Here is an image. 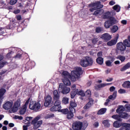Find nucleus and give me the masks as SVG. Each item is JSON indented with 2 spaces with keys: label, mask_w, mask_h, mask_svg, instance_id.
<instances>
[{
  "label": "nucleus",
  "mask_w": 130,
  "mask_h": 130,
  "mask_svg": "<svg viewBox=\"0 0 130 130\" xmlns=\"http://www.w3.org/2000/svg\"><path fill=\"white\" fill-rule=\"evenodd\" d=\"M83 71L82 68L80 67H76L75 69L71 72V75L67 71H64L62 73V81L64 85L70 86L71 85V81L69 79H70L73 82H75L76 79L81 78V75Z\"/></svg>",
  "instance_id": "f257e3e1"
},
{
  "label": "nucleus",
  "mask_w": 130,
  "mask_h": 130,
  "mask_svg": "<svg viewBox=\"0 0 130 130\" xmlns=\"http://www.w3.org/2000/svg\"><path fill=\"white\" fill-rule=\"evenodd\" d=\"M55 101L54 105L52 108H50V110L51 111H61L63 112L64 114H68L69 112V109H65L61 110V103L59 100H54Z\"/></svg>",
  "instance_id": "f03ea898"
},
{
  "label": "nucleus",
  "mask_w": 130,
  "mask_h": 130,
  "mask_svg": "<svg viewBox=\"0 0 130 130\" xmlns=\"http://www.w3.org/2000/svg\"><path fill=\"white\" fill-rule=\"evenodd\" d=\"M29 99V108L30 110H34V111H39V109L41 108V104L39 103V102H36V101H32L31 99Z\"/></svg>",
  "instance_id": "7ed1b4c3"
},
{
  "label": "nucleus",
  "mask_w": 130,
  "mask_h": 130,
  "mask_svg": "<svg viewBox=\"0 0 130 130\" xmlns=\"http://www.w3.org/2000/svg\"><path fill=\"white\" fill-rule=\"evenodd\" d=\"M117 23V20L114 18L113 17H110L109 18V20L106 21L104 23V26L105 28L108 29L110 28L111 26L114 25V24H116Z\"/></svg>",
  "instance_id": "20e7f679"
},
{
  "label": "nucleus",
  "mask_w": 130,
  "mask_h": 130,
  "mask_svg": "<svg viewBox=\"0 0 130 130\" xmlns=\"http://www.w3.org/2000/svg\"><path fill=\"white\" fill-rule=\"evenodd\" d=\"M101 3L99 1H98L94 3H91L89 5V8H91L89 11L90 12H94L95 10H97L98 9H101V8H103V6L101 4Z\"/></svg>",
  "instance_id": "39448f33"
},
{
  "label": "nucleus",
  "mask_w": 130,
  "mask_h": 130,
  "mask_svg": "<svg viewBox=\"0 0 130 130\" xmlns=\"http://www.w3.org/2000/svg\"><path fill=\"white\" fill-rule=\"evenodd\" d=\"M40 116H37L31 122V124L34 125V128L37 129L39 127H40L41 124H42V121H39L40 118Z\"/></svg>",
  "instance_id": "423d86ee"
},
{
  "label": "nucleus",
  "mask_w": 130,
  "mask_h": 130,
  "mask_svg": "<svg viewBox=\"0 0 130 130\" xmlns=\"http://www.w3.org/2000/svg\"><path fill=\"white\" fill-rule=\"evenodd\" d=\"M58 91L62 94H68L71 91V89L67 86H64L62 84H60L59 85Z\"/></svg>",
  "instance_id": "0eeeda50"
},
{
  "label": "nucleus",
  "mask_w": 130,
  "mask_h": 130,
  "mask_svg": "<svg viewBox=\"0 0 130 130\" xmlns=\"http://www.w3.org/2000/svg\"><path fill=\"white\" fill-rule=\"evenodd\" d=\"M73 129L74 130H81L83 127V122L81 121L75 122L73 124Z\"/></svg>",
  "instance_id": "6e6552de"
},
{
  "label": "nucleus",
  "mask_w": 130,
  "mask_h": 130,
  "mask_svg": "<svg viewBox=\"0 0 130 130\" xmlns=\"http://www.w3.org/2000/svg\"><path fill=\"white\" fill-rule=\"evenodd\" d=\"M118 38H119V35L117 34L114 39L112 40L107 43V45L108 46H113V45H115V44L117 43V40H118Z\"/></svg>",
  "instance_id": "1a4fd4ad"
},
{
  "label": "nucleus",
  "mask_w": 130,
  "mask_h": 130,
  "mask_svg": "<svg viewBox=\"0 0 130 130\" xmlns=\"http://www.w3.org/2000/svg\"><path fill=\"white\" fill-rule=\"evenodd\" d=\"M29 102L30 99H28L26 101L25 105L23 106L22 108L20 110L19 112L20 114H25V112H26V110H27V106H28Z\"/></svg>",
  "instance_id": "9d476101"
},
{
  "label": "nucleus",
  "mask_w": 130,
  "mask_h": 130,
  "mask_svg": "<svg viewBox=\"0 0 130 130\" xmlns=\"http://www.w3.org/2000/svg\"><path fill=\"white\" fill-rule=\"evenodd\" d=\"M117 49L120 50V51H124L126 49V47L124 43L119 42L117 44Z\"/></svg>",
  "instance_id": "9b49d317"
},
{
  "label": "nucleus",
  "mask_w": 130,
  "mask_h": 130,
  "mask_svg": "<svg viewBox=\"0 0 130 130\" xmlns=\"http://www.w3.org/2000/svg\"><path fill=\"white\" fill-rule=\"evenodd\" d=\"M13 106V103L10 102H7L3 105V108L5 110H10Z\"/></svg>",
  "instance_id": "f8f14e48"
},
{
  "label": "nucleus",
  "mask_w": 130,
  "mask_h": 130,
  "mask_svg": "<svg viewBox=\"0 0 130 130\" xmlns=\"http://www.w3.org/2000/svg\"><path fill=\"white\" fill-rule=\"evenodd\" d=\"M51 101H52V98L50 95H47L45 98V101L44 103V105L45 107H48L49 105H50L51 103Z\"/></svg>",
  "instance_id": "ddd939ff"
},
{
  "label": "nucleus",
  "mask_w": 130,
  "mask_h": 130,
  "mask_svg": "<svg viewBox=\"0 0 130 130\" xmlns=\"http://www.w3.org/2000/svg\"><path fill=\"white\" fill-rule=\"evenodd\" d=\"M72 90H73V91L71 92V98L73 99L75 98L76 95L78 94V89H76V85H73L72 86Z\"/></svg>",
  "instance_id": "4468645a"
},
{
  "label": "nucleus",
  "mask_w": 130,
  "mask_h": 130,
  "mask_svg": "<svg viewBox=\"0 0 130 130\" xmlns=\"http://www.w3.org/2000/svg\"><path fill=\"white\" fill-rule=\"evenodd\" d=\"M101 38H102V39H103L105 41H108L109 40H110V39H111V36H110V35H109V34L108 33H106L102 35Z\"/></svg>",
  "instance_id": "2eb2a0df"
},
{
  "label": "nucleus",
  "mask_w": 130,
  "mask_h": 130,
  "mask_svg": "<svg viewBox=\"0 0 130 130\" xmlns=\"http://www.w3.org/2000/svg\"><path fill=\"white\" fill-rule=\"evenodd\" d=\"M122 127L120 128V130H130V124L129 123H122Z\"/></svg>",
  "instance_id": "dca6fc26"
},
{
  "label": "nucleus",
  "mask_w": 130,
  "mask_h": 130,
  "mask_svg": "<svg viewBox=\"0 0 130 130\" xmlns=\"http://www.w3.org/2000/svg\"><path fill=\"white\" fill-rule=\"evenodd\" d=\"M70 106L71 107L69 108L70 111H74V112H76V109H74V108L77 106L76 102H75V101H71L70 102Z\"/></svg>",
  "instance_id": "f3484780"
},
{
  "label": "nucleus",
  "mask_w": 130,
  "mask_h": 130,
  "mask_svg": "<svg viewBox=\"0 0 130 130\" xmlns=\"http://www.w3.org/2000/svg\"><path fill=\"white\" fill-rule=\"evenodd\" d=\"M7 90L5 88H1L0 89V105L3 103V99L2 98L5 95Z\"/></svg>",
  "instance_id": "a211bd4d"
},
{
  "label": "nucleus",
  "mask_w": 130,
  "mask_h": 130,
  "mask_svg": "<svg viewBox=\"0 0 130 130\" xmlns=\"http://www.w3.org/2000/svg\"><path fill=\"white\" fill-rule=\"evenodd\" d=\"M93 102L94 101L92 99H89L88 103L84 107V109H89V108H90V107L93 105Z\"/></svg>",
  "instance_id": "6ab92c4d"
},
{
  "label": "nucleus",
  "mask_w": 130,
  "mask_h": 130,
  "mask_svg": "<svg viewBox=\"0 0 130 130\" xmlns=\"http://www.w3.org/2000/svg\"><path fill=\"white\" fill-rule=\"evenodd\" d=\"M4 59V56L3 55H0V69H3L5 67V64H7L8 62L6 61H2Z\"/></svg>",
  "instance_id": "aec40b11"
},
{
  "label": "nucleus",
  "mask_w": 130,
  "mask_h": 130,
  "mask_svg": "<svg viewBox=\"0 0 130 130\" xmlns=\"http://www.w3.org/2000/svg\"><path fill=\"white\" fill-rule=\"evenodd\" d=\"M85 58V60H86V62L87 63L88 67L93 64V59H92V58L89 56H86Z\"/></svg>",
  "instance_id": "412c9836"
},
{
  "label": "nucleus",
  "mask_w": 130,
  "mask_h": 130,
  "mask_svg": "<svg viewBox=\"0 0 130 130\" xmlns=\"http://www.w3.org/2000/svg\"><path fill=\"white\" fill-rule=\"evenodd\" d=\"M80 65L81 67L83 68H87V67H89L88 63H87V61L86 60L85 58L82 59L80 61Z\"/></svg>",
  "instance_id": "4be33fe9"
},
{
  "label": "nucleus",
  "mask_w": 130,
  "mask_h": 130,
  "mask_svg": "<svg viewBox=\"0 0 130 130\" xmlns=\"http://www.w3.org/2000/svg\"><path fill=\"white\" fill-rule=\"evenodd\" d=\"M59 93L57 90H55L53 91V99L54 100H59Z\"/></svg>",
  "instance_id": "5701e85b"
},
{
  "label": "nucleus",
  "mask_w": 130,
  "mask_h": 130,
  "mask_svg": "<svg viewBox=\"0 0 130 130\" xmlns=\"http://www.w3.org/2000/svg\"><path fill=\"white\" fill-rule=\"evenodd\" d=\"M103 13H104V10L101 9V10H98L95 11L94 13H93V15L94 16H101V15H102V14H103Z\"/></svg>",
  "instance_id": "b1692460"
},
{
  "label": "nucleus",
  "mask_w": 130,
  "mask_h": 130,
  "mask_svg": "<svg viewBox=\"0 0 130 130\" xmlns=\"http://www.w3.org/2000/svg\"><path fill=\"white\" fill-rule=\"evenodd\" d=\"M129 68H130V62H128L120 69V71L124 72V71H126V70H128Z\"/></svg>",
  "instance_id": "393cba45"
},
{
  "label": "nucleus",
  "mask_w": 130,
  "mask_h": 130,
  "mask_svg": "<svg viewBox=\"0 0 130 130\" xmlns=\"http://www.w3.org/2000/svg\"><path fill=\"white\" fill-rule=\"evenodd\" d=\"M108 85H109V83H102L101 84H99L95 87V90H99L101 89V88H103L106 86H108Z\"/></svg>",
  "instance_id": "a878e982"
},
{
  "label": "nucleus",
  "mask_w": 130,
  "mask_h": 130,
  "mask_svg": "<svg viewBox=\"0 0 130 130\" xmlns=\"http://www.w3.org/2000/svg\"><path fill=\"white\" fill-rule=\"evenodd\" d=\"M109 120H105L103 121L102 123L104 124L105 127H110V123Z\"/></svg>",
  "instance_id": "bb28decb"
},
{
  "label": "nucleus",
  "mask_w": 130,
  "mask_h": 130,
  "mask_svg": "<svg viewBox=\"0 0 130 130\" xmlns=\"http://www.w3.org/2000/svg\"><path fill=\"white\" fill-rule=\"evenodd\" d=\"M124 111V107L123 106H120L118 108V109L116 110L117 113H119V114H120L121 113H122Z\"/></svg>",
  "instance_id": "cd10ccee"
},
{
  "label": "nucleus",
  "mask_w": 130,
  "mask_h": 130,
  "mask_svg": "<svg viewBox=\"0 0 130 130\" xmlns=\"http://www.w3.org/2000/svg\"><path fill=\"white\" fill-rule=\"evenodd\" d=\"M113 125L114 127L118 128V127H120V126H121V124L120 123V122L118 121H115L113 124Z\"/></svg>",
  "instance_id": "c85d7f7f"
},
{
  "label": "nucleus",
  "mask_w": 130,
  "mask_h": 130,
  "mask_svg": "<svg viewBox=\"0 0 130 130\" xmlns=\"http://www.w3.org/2000/svg\"><path fill=\"white\" fill-rule=\"evenodd\" d=\"M107 110V109L105 108H102L100 110L98 111V114L99 115H102V114H104V113H105V112H106Z\"/></svg>",
  "instance_id": "c756f323"
},
{
  "label": "nucleus",
  "mask_w": 130,
  "mask_h": 130,
  "mask_svg": "<svg viewBox=\"0 0 130 130\" xmlns=\"http://www.w3.org/2000/svg\"><path fill=\"white\" fill-rule=\"evenodd\" d=\"M120 116L121 118H128L129 115L126 113H121Z\"/></svg>",
  "instance_id": "7c9ffc66"
},
{
  "label": "nucleus",
  "mask_w": 130,
  "mask_h": 130,
  "mask_svg": "<svg viewBox=\"0 0 130 130\" xmlns=\"http://www.w3.org/2000/svg\"><path fill=\"white\" fill-rule=\"evenodd\" d=\"M112 118L118 120L119 121H121L122 120L120 117V115H114L112 116Z\"/></svg>",
  "instance_id": "2f4dec72"
},
{
  "label": "nucleus",
  "mask_w": 130,
  "mask_h": 130,
  "mask_svg": "<svg viewBox=\"0 0 130 130\" xmlns=\"http://www.w3.org/2000/svg\"><path fill=\"white\" fill-rule=\"evenodd\" d=\"M114 61V58H112L111 60H108L106 61V64L107 67H111V63Z\"/></svg>",
  "instance_id": "473e14b6"
},
{
  "label": "nucleus",
  "mask_w": 130,
  "mask_h": 130,
  "mask_svg": "<svg viewBox=\"0 0 130 130\" xmlns=\"http://www.w3.org/2000/svg\"><path fill=\"white\" fill-rule=\"evenodd\" d=\"M104 59L103 58L101 57H99L97 59H96V62L97 63H99V64H102L104 62Z\"/></svg>",
  "instance_id": "72a5a7b5"
},
{
  "label": "nucleus",
  "mask_w": 130,
  "mask_h": 130,
  "mask_svg": "<svg viewBox=\"0 0 130 130\" xmlns=\"http://www.w3.org/2000/svg\"><path fill=\"white\" fill-rule=\"evenodd\" d=\"M113 9H114V11H116L117 13H118V12H120V6L118 5H116L113 7Z\"/></svg>",
  "instance_id": "f704fd0d"
},
{
  "label": "nucleus",
  "mask_w": 130,
  "mask_h": 130,
  "mask_svg": "<svg viewBox=\"0 0 130 130\" xmlns=\"http://www.w3.org/2000/svg\"><path fill=\"white\" fill-rule=\"evenodd\" d=\"M122 86L123 88H130V82L128 81L124 82Z\"/></svg>",
  "instance_id": "c9c22d12"
},
{
  "label": "nucleus",
  "mask_w": 130,
  "mask_h": 130,
  "mask_svg": "<svg viewBox=\"0 0 130 130\" xmlns=\"http://www.w3.org/2000/svg\"><path fill=\"white\" fill-rule=\"evenodd\" d=\"M18 108L17 107L13 106V107L9 110L10 113H14L18 111Z\"/></svg>",
  "instance_id": "e433bc0d"
},
{
  "label": "nucleus",
  "mask_w": 130,
  "mask_h": 130,
  "mask_svg": "<svg viewBox=\"0 0 130 130\" xmlns=\"http://www.w3.org/2000/svg\"><path fill=\"white\" fill-rule=\"evenodd\" d=\"M74 112H75L70 111V112L68 113L67 115V118H68V119H71V118L74 117Z\"/></svg>",
  "instance_id": "4c0bfd02"
},
{
  "label": "nucleus",
  "mask_w": 130,
  "mask_h": 130,
  "mask_svg": "<svg viewBox=\"0 0 130 130\" xmlns=\"http://www.w3.org/2000/svg\"><path fill=\"white\" fill-rule=\"evenodd\" d=\"M110 16V12H109V11H108L103 15V18L104 19H107L109 18Z\"/></svg>",
  "instance_id": "58836bf2"
},
{
  "label": "nucleus",
  "mask_w": 130,
  "mask_h": 130,
  "mask_svg": "<svg viewBox=\"0 0 130 130\" xmlns=\"http://www.w3.org/2000/svg\"><path fill=\"white\" fill-rule=\"evenodd\" d=\"M124 45L125 46H126V47H130V41L128 40H125L123 41Z\"/></svg>",
  "instance_id": "ea45409f"
},
{
  "label": "nucleus",
  "mask_w": 130,
  "mask_h": 130,
  "mask_svg": "<svg viewBox=\"0 0 130 130\" xmlns=\"http://www.w3.org/2000/svg\"><path fill=\"white\" fill-rule=\"evenodd\" d=\"M111 30L112 32V33H115L118 30V26L116 25H114L112 28H111Z\"/></svg>",
  "instance_id": "a19ab883"
},
{
  "label": "nucleus",
  "mask_w": 130,
  "mask_h": 130,
  "mask_svg": "<svg viewBox=\"0 0 130 130\" xmlns=\"http://www.w3.org/2000/svg\"><path fill=\"white\" fill-rule=\"evenodd\" d=\"M62 103L64 104H68L69 103V98L67 97H63L62 100Z\"/></svg>",
  "instance_id": "79ce46f5"
},
{
  "label": "nucleus",
  "mask_w": 130,
  "mask_h": 130,
  "mask_svg": "<svg viewBox=\"0 0 130 130\" xmlns=\"http://www.w3.org/2000/svg\"><path fill=\"white\" fill-rule=\"evenodd\" d=\"M77 94L78 95H80L82 97H84L85 96V92H84V91L83 90L79 91V89H78Z\"/></svg>",
  "instance_id": "37998d69"
},
{
  "label": "nucleus",
  "mask_w": 130,
  "mask_h": 130,
  "mask_svg": "<svg viewBox=\"0 0 130 130\" xmlns=\"http://www.w3.org/2000/svg\"><path fill=\"white\" fill-rule=\"evenodd\" d=\"M21 103V101L20 100H18L14 104V106L17 107V108H19L20 107V104Z\"/></svg>",
  "instance_id": "c03bdc74"
},
{
  "label": "nucleus",
  "mask_w": 130,
  "mask_h": 130,
  "mask_svg": "<svg viewBox=\"0 0 130 130\" xmlns=\"http://www.w3.org/2000/svg\"><path fill=\"white\" fill-rule=\"evenodd\" d=\"M118 59H120V60H121V61H122V62H123V61H124V60H125V57L123 56H118Z\"/></svg>",
  "instance_id": "a18cd8bd"
},
{
  "label": "nucleus",
  "mask_w": 130,
  "mask_h": 130,
  "mask_svg": "<svg viewBox=\"0 0 130 130\" xmlns=\"http://www.w3.org/2000/svg\"><path fill=\"white\" fill-rule=\"evenodd\" d=\"M85 95L87 96V97H90V96H91V90H87L85 93Z\"/></svg>",
  "instance_id": "49530a36"
},
{
  "label": "nucleus",
  "mask_w": 130,
  "mask_h": 130,
  "mask_svg": "<svg viewBox=\"0 0 130 130\" xmlns=\"http://www.w3.org/2000/svg\"><path fill=\"white\" fill-rule=\"evenodd\" d=\"M96 33H100L102 31H103V28L102 27H97L95 30Z\"/></svg>",
  "instance_id": "de8ad7c7"
},
{
  "label": "nucleus",
  "mask_w": 130,
  "mask_h": 130,
  "mask_svg": "<svg viewBox=\"0 0 130 130\" xmlns=\"http://www.w3.org/2000/svg\"><path fill=\"white\" fill-rule=\"evenodd\" d=\"M18 2V0H11L10 2V5H15V4H17V2Z\"/></svg>",
  "instance_id": "09e8293b"
},
{
  "label": "nucleus",
  "mask_w": 130,
  "mask_h": 130,
  "mask_svg": "<svg viewBox=\"0 0 130 130\" xmlns=\"http://www.w3.org/2000/svg\"><path fill=\"white\" fill-rule=\"evenodd\" d=\"M87 126H88V122H87V121L84 122L82 127L85 129V128H87Z\"/></svg>",
  "instance_id": "8fccbe9b"
},
{
  "label": "nucleus",
  "mask_w": 130,
  "mask_h": 130,
  "mask_svg": "<svg viewBox=\"0 0 130 130\" xmlns=\"http://www.w3.org/2000/svg\"><path fill=\"white\" fill-rule=\"evenodd\" d=\"M119 93L120 94H124V93H125V90L123 89H120L119 91H118Z\"/></svg>",
  "instance_id": "3c124183"
},
{
  "label": "nucleus",
  "mask_w": 130,
  "mask_h": 130,
  "mask_svg": "<svg viewBox=\"0 0 130 130\" xmlns=\"http://www.w3.org/2000/svg\"><path fill=\"white\" fill-rule=\"evenodd\" d=\"M93 44H96L97 42H98V39H93L92 41Z\"/></svg>",
  "instance_id": "603ef678"
},
{
  "label": "nucleus",
  "mask_w": 130,
  "mask_h": 130,
  "mask_svg": "<svg viewBox=\"0 0 130 130\" xmlns=\"http://www.w3.org/2000/svg\"><path fill=\"white\" fill-rule=\"evenodd\" d=\"M109 5H110V6H114V5H115V2H114V1H111L109 2Z\"/></svg>",
  "instance_id": "864d4df0"
},
{
  "label": "nucleus",
  "mask_w": 130,
  "mask_h": 130,
  "mask_svg": "<svg viewBox=\"0 0 130 130\" xmlns=\"http://www.w3.org/2000/svg\"><path fill=\"white\" fill-rule=\"evenodd\" d=\"M116 94H117V91H115L112 94L113 97L115 99L116 98Z\"/></svg>",
  "instance_id": "5fc2aeb1"
},
{
  "label": "nucleus",
  "mask_w": 130,
  "mask_h": 130,
  "mask_svg": "<svg viewBox=\"0 0 130 130\" xmlns=\"http://www.w3.org/2000/svg\"><path fill=\"white\" fill-rule=\"evenodd\" d=\"M16 19L18 21H20V20H22V16L21 15H17L16 16Z\"/></svg>",
  "instance_id": "6e6d98bb"
},
{
  "label": "nucleus",
  "mask_w": 130,
  "mask_h": 130,
  "mask_svg": "<svg viewBox=\"0 0 130 130\" xmlns=\"http://www.w3.org/2000/svg\"><path fill=\"white\" fill-rule=\"evenodd\" d=\"M115 90V87L112 86L110 88V92H113Z\"/></svg>",
  "instance_id": "4d7b16f0"
},
{
  "label": "nucleus",
  "mask_w": 130,
  "mask_h": 130,
  "mask_svg": "<svg viewBox=\"0 0 130 130\" xmlns=\"http://www.w3.org/2000/svg\"><path fill=\"white\" fill-rule=\"evenodd\" d=\"M93 125L94 126H95V127H98L99 126V122H94Z\"/></svg>",
  "instance_id": "13d9d810"
},
{
  "label": "nucleus",
  "mask_w": 130,
  "mask_h": 130,
  "mask_svg": "<svg viewBox=\"0 0 130 130\" xmlns=\"http://www.w3.org/2000/svg\"><path fill=\"white\" fill-rule=\"evenodd\" d=\"M121 23L123 24V25H126V23H127V21L125 20H123L121 21Z\"/></svg>",
  "instance_id": "bf43d9fd"
},
{
  "label": "nucleus",
  "mask_w": 130,
  "mask_h": 130,
  "mask_svg": "<svg viewBox=\"0 0 130 130\" xmlns=\"http://www.w3.org/2000/svg\"><path fill=\"white\" fill-rule=\"evenodd\" d=\"M107 82H112L113 81V78H109L106 80Z\"/></svg>",
  "instance_id": "052dcab7"
},
{
  "label": "nucleus",
  "mask_w": 130,
  "mask_h": 130,
  "mask_svg": "<svg viewBox=\"0 0 130 130\" xmlns=\"http://www.w3.org/2000/svg\"><path fill=\"white\" fill-rule=\"evenodd\" d=\"M9 126L10 127H14L15 126V124L13 123H10L9 124Z\"/></svg>",
  "instance_id": "680f3d73"
},
{
  "label": "nucleus",
  "mask_w": 130,
  "mask_h": 130,
  "mask_svg": "<svg viewBox=\"0 0 130 130\" xmlns=\"http://www.w3.org/2000/svg\"><path fill=\"white\" fill-rule=\"evenodd\" d=\"M98 57H100V56H102V52H99L97 54Z\"/></svg>",
  "instance_id": "e2e57ef3"
},
{
  "label": "nucleus",
  "mask_w": 130,
  "mask_h": 130,
  "mask_svg": "<svg viewBox=\"0 0 130 130\" xmlns=\"http://www.w3.org/2000/svg\"><path fill=\"white\" fill-rule=\"evenodd\" d=\"M110 101L109 100V99H107L106 100V102L105 103V105H106V106H107V105H108V103H109Z\"/></svg>",
  "instance_id": "0e129e2a"
},
{
  "label": "nucleus",
  "mask_w": 130,
  "mask_h": 130,
  "mask_svg": "<svg viewBox=\"0 0 130 130\" xmlns=\"http://www.w3.org/2000/svg\"><path fill=\"white\" fill-rule=\"evenodd\" d=\"M109 99H111V100H114L115 99L112 95H111L109 96Z\"/></svg>",
  "instance_id": "69168bd1"
},
{
  "label": "nucleus",
  "mask_w": 130,
  "mask_h": 130,
  "mask_svg": "<svg viewBox=\"0 0 130 130\" xmlns=\"http://www.w3.org/2000/svg\"><path fill=\"white\" fill-rule=\"evenodd\" d=\"M19 13H20V10H15L14 11V14H19Z\"/></svg>",
  "instance_id": "338daca9"
},
{
  "label": "nucleus",
  "mask_w": 130,
  "mask_h": 130,
  "mask_svg": "<svg viewBox=\"0 0 130 130\" xmlns=\"http://www.w3.org/2000/svg\"><path fill=\"white\" fill-rule=\"evenodd\" d=\"M23 130H28V127L26 125L23 126Z\"/></svg>",
  "instance_id": "774afa93"
}]
</instances>
